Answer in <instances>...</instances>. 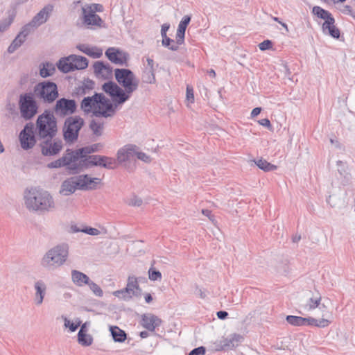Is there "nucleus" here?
Returning <instances> with one entry per match:
<instances>
[{
    "label": "nucleus",
    "mask_w": 355,
    "mask_h": 355,
    "mask_svg": "<svg viewBox=\"0 0 355 355\" xmlns=\"http://www.w3.org/2000/svg\"><path fill=\"white\" fill-rule=\"evenodd\" d=\"M105 56L112 63L119 65L125 64L128 54L118 48L110 47L105 52Z\"/></svg>",
    "instance_id": "2eb2a0df"
},
{
    "label": "nucleus",
    "mask_w": 355,
    "mask_h": 355,
    "mask_svg": "<svg viewBox=\"0 0 355 355\" xmlns=\"http://www.w3.org/2000/svg\"><path fill=\"white\" fill-rule=\"evenodd\" d=\"M76 48L92 58H99L103 55V50L97 46H89L88 44H80Z\"/></svg>",
    "instance_id": "a878e982"
},
{
    "label": "nucleus",
    "mask_w": 355,
    "mask_h": 355,
    "mask_svg": "<svg viewBox=\"0 0 355 355\" xmlns=\"http://www.w3.org/2000/svg\"><path fill=\"white\" fill-rule=\"evenodd\" d=\"M90 155L85 156L83 158H79L78 160L72 164L71 167L70 168L71 173L77 174L80 171H83L84 169L89 168L92 167L91 159H89Z\"/></svg>",
    "instance_id": "b1692460"
},
{
    "label": "nucleus",
    "mask_w": 355,
    "mask_h": 355,
    "mask_svg": "<svg viewBox=\"0 0 355 355\" xmlns=\"http://www.w3.org/2000/svg\"><path fill=\"white\" fill-rule=\"evenodd\" d=\"M42 139L39 145L42 155L52 157L57 155L62 150L63 144L61 139L55 137H46Z\"/></svg>",
    "instance_id": "ddd939ff"
},
{
    "label": "nucleus",
    "mask_w": 355,
    "mask_h": 355,
    "mask_svg": "<svg viewBox=\"0 0 355 355\" xmlns=\"http://www.w3.org/2000/svg\"><path fill=\"white\" fill-rule=\"evenodd\" d=\"M82 232L92 236H96L100 234V231L98 229L92 227H84L83 229H82Z\"/></svg>",
    "instance_id": "6e6d98bb"
},
{
    "label": "nucleus",
    "mask_w": 355,
    "mask_h": 355,
    "mask_svg": "<svg viewBox=\"0 0 355 355\" xmlns=\"http://www.w3.org/2000/svg\"><path fill=\"white\" fill-rule=\"evenodd\" d=\"M142 203L143 200L141 198H138L137 196H134L132 198L130 199L129 205L135 207H140L142 205Z\"/></svg>",
    "instance_id": "69168bd1"
},
{
    "label": "nucleus",
    "mask_w": 355,
    "mask_h": 355,
    "mask_svg": "<svg viewBox=\"0 0 355 355\" xmlns=\"http://www.w3.org/2000/svg\"><path fill=\"white\" fill-rule=\"evenodd\" d=\"M148 277L151 281H157L162 279V273L159 270L151 267L148 270Z\"/></svg>",
    "instance_id": "de8ad7c7"
},
{
    "label": "nucleus",
    "mask_w": 355,
    "mask_h": 355,
    "mask_svg": "<svg viewBox=\"0 0 355 355\" xmlns=\"http://www.w3.org/2000/svg\"><path fill=\"white\" fill-rule=\"evenodd\" d=\"M114 76L119 85L112 80H109L104 85L129 100L132 94L138 89L139 80L132 70L125 68L115 69Z\"/></svg>",
    "instance_id": "f257e3e1"
},
{
    "label": "nucleus",
    "mask_w": 355,
    "mask_h": 355,
    "mask_svg": "<svg viewBox=\"0 0 355 355\" xmlns=\"http://www.w3.org/2000/svg\"><path fill=\"white\" fill-rule=\"evenodd\" d=\"M230 340H232L230 336L229 338H225L223 343V345L221 347V349L223 350L228 349H232L235 347V344H232V342Z\"/></svg>",
    "instance_id": "052dcab7"
},
{
    "label": "nucleus",
    "mask_w": 355,
    "mask_h": 355,
    "mask_svg": "<svg viewBox=\"0 0 355 355\" xmlns=\"http://www.w3.org/2000/svg\"><path fill=\"white\" fill-rule=\"evenodd\" d=\"M272 42L270 40H266L259 44V48L261 51H266L272 48Z\"/></svg>",
    "instance_id": "864d4df0"
},
{
    "label": "nucleus",
    "mask_w": 355,
    "mask_h": 355,
    "mask_svg": "<svg viewBox=\"0 0 355 355\" xmlns=\"http://www.w3.org/2000/svg\"><path fill=\"white\" fill-rule=\"evenodd\" d=\"M101 93L94 92L92 96L84 97L80 102V109L85 114L90 113L94 116V112L100 107Z\"/></svg>",
    "instance_id": "4468645a"
},
{
    "label": "nucleus",
    "mask_w": 355,
    "mask_h": 355,
    "mask_svg": "<svg viewBox=\"0 0 355 355\" xmlns=\"http://www.w3.org/2000/svg\"><path fill=\"white\" fill-rule=\"evenodd\" d=\"M143 327L150 331H154L156 327L162 324V320L155 315H143L141 319Z\"/></svg>",
    "instance_id": "393cba45"
},
{
    "label": "nucleus",
    "mask_w": 355,
    "mask_h": 355,
    "mask_svg": "<svg viewBox=\"0 0 355 355\" xmlns=\"http://www.w3.org/2000/svg\"><path fill=\"white\" fill-rule=\"evenodd\" d=\"M16 16L15 10H12L11 13H9L8 17L0 21V32H4L6 31L14 21Z\"/></svg>",
    "instance_id": "ea45409f"
},
{
    "label": "nucleus",
    "mask_w": 355,
    "mask_h": 355,
    "mask_svg": "<svg viewBox=\"0 0 355 355\" xmlns=\"http://www.w3.org/2000/svg\"><path fill=\"white\" fill-rule=\"evenodd\" d=\"M78 341L83 346H89L92 344L93 338L89 334L82 333V331H79L78 333Z\"/></svg>",
    "instance_id": "79ce46f5"
},
{
    "label": "nucleus",
    "mask_w": 355,
    "mask_h": 355,
    "mask_svg": "<svg viewBox=\"0 0 355 355\" xmlns=\"http://www.w3.org/2000/svg\"><path fill=\"white\" fill-rule=\"evenodd\" d=\"M87 191L88 190H94L97 189L98 184L100 183L101 180L96 178H91L87 175Z\"/></svg>",
    "instance_id": "49530a36"
},
{
    "label": "nucleus",
    "mask_w": 355,
    "mask_h": 355,
    "mask_svg": "<svg viewBox=\"0 0 355 355\" xmlns=\"http://www.w3.org/2000/svg\"><path fill=\"white\" fill-rule=\"evenodd\" d=\"M135 155L138 159L141 160L145 163H150L152 161V159L149 155L145 153L139 152V150H136Z\"/></svg>",
    "instance_id": "603ef678"
},
{
    "label": "nucleus",
    "mask_w": 355,
    "mask_h": 355,
    "mask_svg": "<svg viewBox=\"0 0 355 355\" xmlns=\"http://www.w3.org/2000/svg\"><path fill=\"white\" fill-rule=\"evenodd\" d=\"M256 165L261 170L265 172H269L275 171L277 168L276 165L272 164L271 163L267 162L266 159L262 158L259 159L257 161H254Z\"/></svg>",
    "instance_id": "4c0bfd02"
},
{
    "label": "nucleus",
    "mask_w": 355,
    "mask_h": 355,
    "mask_svg": "<svg viewBox=\"0 0 355 355\" xmlns=\"http://www.w3.org/2000/svg\"><path fill=\"white\" fill-rule=\"evenodd\" d=\"M92 166H100L107 169H114L115 158L101 155H92L89 157Z\"/></svg>",
    "instance_id": "dca6fc26"
},
{
    "label": "nucleus",
    "mask_w": 355,
    "mask_h": 355,
    "mask_svg": "<svg viewBox=\"0 0 355 355\" xmlns=\"http://www.w3.org/2000/svg\"><path fill=\"white\" fill-rule=\"evenodd\" d=\"M89 128L96 136H101L102 135V130L103 128V123H97L95 120H92L89 123Z\"/></svg>",
    "instance_id": "37998d69"
},
{
    "label": "nucleus",
    "mask_w": 355,
    "mask_h": 355,
    "mask_svg": "<svg viewBox=\"0 0 355 355\" xmlns=\"http://www.w3.org/2000/svg\"><path fill=\"white\" fill-rule=\"evenodd\" d=\"M232 340H230L232 344H235V347L238 346L239 343L243 339V336L238 334H233L230 335Z\"/></svg>",
    "instance_id": "bf43d9fd"
},
{
    "label": "nucleus",
    "mask_w": 355,
    "mask_h": 355,
    "mask_svg": "<svg viewBox=\"0 0 355 355\" xmlns=\"http://www.w3.org/2000/svg\"><path fill=\"white\" fill-rule=\"evenodd\" d=\"M35 94L26 92L19 95L18 105L20 115L26 121L32 119L38 112V104Z\"/></svg>",
    "instance_id": "423d86ee"
},
{
    "label": "nucleus",
    "mask_w": 355,
    "mask_h": 355,
    "mask_svg": "<svg viewBox=\"0 0 355 355\" xmlns=\"http://www.w3.org/2000/svg\"><path fill=\"white\" fill-rule=\"evenodd\" d=\"M73 178H74L75 186L76 187L77 189L87 191V187L86 181L88 179L87 174L80 175L78 176H74Z\"/></svg>",
    "instance_id": "58836bf2"
},
{
    "label": "nucleus",
    "mask_w": 355,
    "mask_h": 355,
    "mask_svg": "<svg viewBox=\"0 0 355 355\" xmlns=\"http://www.w3.org/2000/svg\"><path fill=\"white\" fill-rule=\"evenodd\" d=\"M141 80L144 83L155 84L156 83L155 69L143 68Z\"/></svg>",
    "instance_id": "c9c22d12"
},
{
    "label": "nucleus",
    "mask_w": 355,
    "mask_h": 355,
    "mask_svg": "<svg viewBox=\"0 0 355 355\" xmlns=\"http://www.w3.org/2000/svg\"><path fill=\"white\" fill-rule=\"evenodd\" d=\"M87 8L89 9V11H94V13L96 12H101L103 11V6L98 3H92L90 6H87Z\"/></svg>",
    "instance_id": "e2e57ef3"
},
{
    "label": "nucleus",
    "mask_w": 355,
    "mask_h": 355,
    "mask_svg": "<svg viewBox=\"0 0 355 355\" xmlns=\"http://www.w3.org/2000/svg\"><path fill=\"white\" fill-rule=\"evenodd\" d=\"M312 14L317 17L324 19L322 28L324 33H327L334 39H339L340 36V30L334 25L335 19L331 13L318 6H315L312 8Z\"/></svg>",
    "instance_id": "1a4fd4ad"
},
{
    "label": "nucleus",
    "mask_w": 355,
    "mask_h": 355,
    "mask_svg": "<svg viewBox=\"0 0 355 355\" xmlns=\"http://www.w3.org/2000/svg\"><path fill=\"white\" fill-rule=\"evenodd\" d=\"M71 279L74 284L80 287L87 285L91 280L86 274L77 270H71Z\"/></svg>",
    "instance_id": "cd10ccee"
},
{
    "label": "nucleus",
    "mask_w": 355,
    "mask_h": 355,
    "mask_svg": "<svg viewBox=\"0 0 355 355\" xmlns=\"http://www.w3.org/2000/svg\"><path fill=\"white\" fill-rule=\"evenodd\" d=\"M60 159L63 166H67V169L70 171L72 164L76 163L79 157L76 154V150L67 148L65 153Z\"/></svg>",
    "instance_id": "bb28decb"
},
{
    "label": "nucleus",
    "mask_w": 355,
    "mask_h": 355,
    "mask_svg": "<svg viewBox=\"0 0 355 355\" xmlns=\"http://www.w3.org/2000/svg\"><path fill=\"white\" fill-rule=\"evenodd\" d=\"M25 41V39L22 38L21 35H17L8 46V52L9 53H14L18 48H19L24 43Z\"/></svg>",
    "instance_id": "a19ab883"
},
{
    "label": "nucleus",
    "mask_w": 355,
    "mask_h": 355,
    "mask_svg": "<svg viewBox=\"0 0 355 355\" xmlns=\"http://www.w3.org/2000/svg\"><path fill=\"white\" fill-rule=\"evenodd\" d=\"M69 254L67 243H60L49 249L41 259V266L47 269L58 268L65 263Z\"/></svg>",
    "instance_id": "20e7f679"
},
{
    "label": "nucleus",
    "mask_w": 355,
    "mask_h": 355,
    "mask_svg": "<svg viewBox=\"0 0 355 355\" xmlns=\"http://www.w3.org/2000/svg\"><path fill=\"white\" fill-rule=\"evenodd\" d=\"M170 28V24H164L162 25L161 35L162 37V44L163 46L168 48V49L175 51L179 49V45L177 44L176 41L175 42L173 39H171L166 35L167 31Z\"/></svg>",
    "instance_id": "412c9836"
},
{
    "label": "nucleus",
    "mask_w": 355,
    "mask_h": 355,
    "mask_svg": "<svg viewBox=\"0 0 355 355\" xmlns=\"http://www.w3.org/2000/svg\"><path fill=\"white\" fill-rule=\"evenodd\" d=\"M87 285L96 296L102 297L103 295V291L101 288L93 281L90 280Z\"/></svg>",
    "instance_id": "a18cd8bd"
},
{
    "label": "nucleus",
    "mask_w": 355,
    "mask_h": 355,
    "mask_svg": "<svg viewBox=\"0 0 355 355\" xmlns=\"http://www.w3.org/2000/svg\"><path fill=\"white\" fill-rule=\"evenodd\" d=\"M202 214L204 216H205L208 217V218H209L211 221H212V222H214V220H215V216H214V214H212V213H211V210H209V209H202Z\"/></svg>",
    "instance_id": "338daca9"
},
{
    "label": "nucleus",
    "mask_w": 355,
    "mask_h": 355,
    "mask_svg": "<svg viewBox=\"0 0 355 355\" xmlns=\"http://www.w3.org/2000/svg\"><path fill=\"white\" fill-rule=\"evenodd\" d=\"M286 322L295 327L300 326H312L313 322H315V318L309 317V318H302L301 316L296 315H287L286 318Z\"/></svg>",
    "instance_id": "5701e85b"
},
{
    "label": "nucleus",
    "mask_w": 355,
    "mask_h": 355,
    "mask_svg": "<svg viewBox=\"0 0 355 355\" xmlns=\"http://www.w3.org/2000/svg\"><path fill=\"white\" fill-rule=\"evenodd\" d=\"M35 130L39 139L54 138L58 132V121L51 110H45L37 116Z\"/></svg>",
    "instance_id": "39448f33"
},
{
    "label": "nucleus",
    "mask_w": 355,
    "mask_h": 355,
    "mask_svg": "<svg viewBox=\"0 0 355 355\" xmlns=\"http://www.w3.org/2000/svg\"><path fill=\"white\" fill-rule=\"evenodd\" d=\"M35 125L32 122L27 123L21 130L19 136L21 147L28 150L33 148L36 142Z\"/></svg>",
    "instance_id": "f8f14e48"
},
{
    "label": "nucleus",
    "mask_w": 355,
    "mask_h": 355,
    "mask_svg": "<svg viewBox=\"0 0 355 355\" xmlns=\"http://www.w3.org/2000/svg\"><path fill=\"white\" fill-rule=\"evenodd\" d=\"M133 290L125 286L124 288L116 291L113 295L124 301H129L132 298Z\"/></svg>",
    "instance_id": "e433bc0d"
},
{
    "label": "nucleus",
    "mask_w": 355,
    "mask_h": 355,
    "mask_svg": "<svg viewBox=\"0 0 355 355\" xmlns=\"http://www.w3.org/2000/svg\"><path fill=\"white\" fill-rule=\"evenodd\" d=\"M126 286L129 288L135 289L139 288V282L137 281V278L135 276H129L127 281Z\"/></svg>",
    "instance_id": "8fccbe9b"
},
{
    "label": "nucleus",
    "mask_w": 355,
    "mask_h": 355,
    "mask_svg": "<svg viewBox=\"0 0 355 355\" xmlns=\"http://www.w3.org/2000/svg\"><path fill=\"white\" fill-rule=\"evenodd\" d=\"M186 97L189 102H190V103L194 102L193 89L191 86H189V85L187 86Z\"/></svg>",
    "instance_id": "4d7b16f0"
},
{
    "label": "nucleus",
    "mask_w": 355,
    "mask_h": 355,
    "mask_svg": "<svg viewBox=\"0 0 355 355\" xmlns=\"http://www.w3.org/2000/svg\"><path fill=\"white\" fill-rule=\"evenodd\" d=\"M83 23L87 26H96L101 27L104 23L101 17L94 11L87 12V8L82 7Z\"/></svg>",
    "instance_id": "aec40b11"
},
{
    "label": "nucleus",
    "mask_w": 355,
    "mask_h": 355,
    "mask_svg": "<svg viewBox=\"0 0 355 355\" xmlns=\"http://www.w3.org/2000/svg\"><path fill=\"white\" fill-rule=\"evenodd\" d=\"M55 72V65L51 62H46L40 64V75L42 78L51 76Z\"/></svg>",
    "instance_id": "f704fd0d"
},
{
    "label": "nucleus",
    "mask_w": 355,
    "mask_h": 355,
    "mask_svg": "<svg viewBox=\"0 0 355 355\" xmlns=\"http://www.w3.org/2000/svg\"><path fill=\"white\" fill-rule=\"evenodd\" d=\"M110 331L115 343H123L127 339L125 331L117 326H110Z\"/></svg>",
    "instance_id": "72a5a7b5"
},
{
    "label": "nucleus",
    "mask_w": 355,
    "mask_h": 355,
    "mask_svg": "<svg viewBox=\"0 0 355 355\" xmlns=\"http://www.w3.org/2000/svg\"><path fill=\"white\" fill-rule=\"evenodd\" d=\"M101 144H94L90 146H84L78 149H76V154L79 158H83L85 156L91 155V153L98 152Z\"/></svg>",
    "instance_id": "473e14b6"
},
{
    "label": "nucleus",
    "mask_w": 355,
    "mask_h": 355,
    "mask_svg": "<svg viewBox=\"0 0 355 355\" xmlns=\"http://www.w3.org/2000/svg\"><path fill=\"white\" fill-rule=\"evenodd\" d=\"M102 89L110 96L111 100L101 93L100 107L98 110L94 112V116L113 117L116 112L117 108L128 100L104 84L102 85Z\"/></svg>",
    "instance_id": "7ed1b4c3"
},
{
    "label": "nucleus",
    "mask_w": 355,
    "mask_h": 355,
    "mask_svg": "<svg viewBox=\"0 0 355 355\" xmlns=\"http://www.w3.org/2000/svg\"><path fill=\"white\" fill-rule=\"evenodd\" d=\"M206 353V347L200 346L193 349L188 355H205Z\"/></svg>",
    "instance_id": "5fc2aeb1"
},
{
    "label": "nucleus",
    "mask_w": 355,
    "mask_h": 355,
    "mask_svg": "<svg viewBox=\"0 0 355 355\" xmlns=\"http://www.w3.org/2000/svg\"><path fill=\"white\" fill-rule=\"evenodd\" d=\"M63 164L61 162V160L60 159H58L55 161H53L51 162H49L48 164H47V167L49 168H61V167H63Z\"/></svg>",
    "instance_id": "0e129e2a"
},
{
    "label": "nucleus",
    "mask_w": 355,
    "mask_h": 355,
    "mask_svg": "<svg viewBox=\"0 0 355 355\" xmlns=\"http://www.w3.org/2000/svg\"><path fill=\"white\" fill-rule=\"evenodd\" d=\"M258 122L260 125H261L264 127H266L268 128H270L272 127L270 120L267 118L262 119L259 120Z\"/></svg>",
    "instance_id": "774afa93"
},
{
    "label": "nucleus",
    "mask_w": 355,
    "mask_h": 355,
    "mask_svg": "<svg viewBox=\"0 0 355 355\" xmlns=\"http://www.w3.org/2000/svg\"><path fill=\"white\" fill-rule=\"evenodd\" d=\"M84 123L83 119L80 116H69L65 119L62 133L66 143L71 144L77 141Z\"/></svg>",
    "instance_id": "6e6552de"
},
{
    "label": "nucleus",
    "mask_w": 355,
    "mask_h": 355,
    "mask_svg": "<svg viewBox=\"0 0 355 355\" xmlns=\"http://www.w3.org/2000/svg\"><path fill=\"white\" fill-rule=\"evenodd\" d=\"M69 58L73 62L74 71L85 69L88 67L89 60L84 56L71 54Z\"/></svg>",
    "instance_id": "7c9ffc66"
},
{
    "label": "nucleus",
    "mask_w": 355,
    "mask_h": 355,
    "mask_svg": "<svg viewBox=\"0 0 355 355\" xmlns=\"http://www.w3.org/2000/svg\"><path fill=\"white\" fill-rule=\"evenodd\" d=\"M35 27L33 24L30 21L28 24L24 25L21 31L18 33V35H21V37L25 40H26L27 36L29 35L31 31V28Z\"/></svg>",
    "instance_id": "09e8293b"
},
{
    "label": "nucleus",
    "mask_w": 355,
    "mask_h": 355,
    "mask_svg": "<svg viewBox=\"0 0 355 355\" xmlns=\"http://www.w3.org/2000/svg\"><path fill=\"white\" fill-rule=\"evenodd\" d=\"M142 62L144 64L143 68L156 70V67L155 66V61L153 58L150 57H144L142 59Z\"/></svg>",
    "instance_id": "3c124183"
},
{
    "label": "nucleus",
    "mask_w": 355,
    "mask_h": 355,
    "mask_svg": "<svg viewBox=\"0 0 355 355\" xmlns=\"http://www.w3.org/2000/svg\"><path fill=\"white\" fill-rule=\"evenodd\" d=\"M77 108L78 105L75 99L63 97L57 100L53 112L59 117H69L76 112Z\"/></svg>",
    "instance_id": "9b49d317"
},
{
    "label": "nucleus",
    "mask_w": 355,
    "mask_h": 355,
    "mask_svg": "<svg viewBox=\"0 0 355 355\" xmlns=\"http://www.w3.org/2000/svg\"><path fill=\"white\" fill-rule=\"evenodd\" d=\"M321 297L319 296L315 299L310 297L308 303L304 306V309L306 311H311L319 306L320 304Z\"/></svg>",
    "instance_id": "c03bdc74"
},
{
    "label": "nucleus",
    "mask_w": 355,
    "mask_h": 355,
    "mask_svg": "<svg viewBox=\"0 0 355 355\" xmlns=\"http://www.w3.org/2000/svg\"><path fill=\"white\" fill-rule=\"evenodd\" d=\"M34 94L44 103H52L59 96L58 85L53 81L45 80L37 83L34 87Z\"/></svg>",
    "instance_id": "0eeeda50"
},
{
    "label": "nucleus",
    "mask_w": 355,
    "mask_h": 355,
    "mask_svg": "<svg viewBox=\"0 0 355 355\" xmlns=\"http://www.w3.org/2000/svg\"><path fill=\"white\" fill-rule=\"evenodd\" d=\"M191 16L185 15L180 21L176 33V43L178 45L184 43L186 29L191 21Z\"/></svg>",
    "instance_id": "4be33fe9"
},
{
    "label": "nucleus",
    "mask_w": 355,
    "mask_h": 355,
    "mask_svg": "<svg viewBox=\"0 0 355 355\" xmlns=\"http://www.w3.org/2000/svg\"><path fill=\"white\" fill-rule=\"evenodd\" d=\"M34 288L36 291L35 303L37 305H40L46 294V285L42 280H38L35 283Z\"/></svg>",
    "instance_id": "c85d7f7f"
},
{
    "label": "nucleus",
    "mask_w": 355,
    "mask_h": 355,
    "mask_svg": "<svg viewBox=\"0 0 355 355\" xmlns=\"http://www.w3.org/2000/svg\"><path fill=\"white\" fill-rule=\"evenodd\" d=\"M76 189L74 178L71 177L62 182L60 192L64 196H69L73 193Z\"/></svg>",
    "instance_id": "2f4dec72"
},
{
    "label": "nucleus",
    "mask_w": 355,
    "mask_h": 355,
    "mask_svg": "<svg viewBox=\"0 0 355 355\" xmlns=\"http://www.w3.org/2000/svg\"><path fill=\"white\" fill-rule=\"evenodd\" d=\"M24 198L25 205L29 210L43 214L55 208L52 196L43 189L32 188L26 193Z\"/></svg>",
    "instance_id": "f03ea898"
},
{
    "label": "nucleus",
    "mask_w": 355,
    "mask_h": 355,
    "mask_svg": "<svg viewBox=\"0 0 355 355\" xmlns=\"http://www.w3.org/2000/svg\"><path fill=\"white\" fill-rule=\"evenodd\" d=\"M93 68L97 77L101 76L103 79H111L113 76V68L109 63L98 60L94 63Z\"/></svg>",
    "instance_id": "f3484780"
},
{
    "label": "nucleus",
    "mask_w": 355,
    "mask_h": 355,
    "mask_svg": "<svg viewBox=\"0 0 355 355\" xmlns=\"http://www.w3.org/2000/svg\"><path fill=\"white\" fill-rule=\"evenodd\" d=\"M64 326L66 327H69L70 331L74 332L75 331H76L78 327L80 326V323L75 324L73 322H70V321L69 320L65 318L64 319Z\"/></svg>",
    "instance_id": "680f3d73"
},
{
    "label": "nucleus",
    "mask_w": 355,
    "mask_h": 355,
    "mask_svg": "<svg viewBox=\"0 0 355 355\" xmlns=\"http://www.w3.org/2000/svg\"><path fill=\"white\" fill-rule=\"evenodd\" d=\"M139 148L135 144H126L120 148L116 152V158H115L114 169L119 165H122L129 172L134 171L135 167L128 165L127 162L130 161L135 155L137 150Z\"/></svg>",
    "instance_id": "9d476101"
},
{
    "label": "nucleus",
    "mask_w": 355,
    "mask_h": 355,
    "mask_svg": "<svg viewBox=\"0 0 355 355\" xmlns=\"http://www.w3.org/2000/svg\"><path fill=\"white\" fill-rule=\"evenodd\" d=\"M95 87V82L89 78H85L81 85L76 87L71 93L72 97L74 98H80L86 94L90 93Z\"/></svg>",
    "instance_id": "a211bd4d"
},
{
    "label": "nucleus",
    "mask_w": 355,
    "mask_h": 355,
    "mask_svg": "<svg viewBox=\"0 0 355 355\" xmlns=\"http://www.w3.org/2000/svg\"><path fill=\"white\" fill-rule=\"evenodd\" d=\"M73 62L71 60L69 55L61 58L56 63L58 69L64 73H67L74 71Z\"/></svg>",
    "instance_id": "c756f323"
},
{
    "label": "nucleus",
    "mask_w": 355,
    "mask_h": 355,
    "mask_svg": "<svg viewBox=\"0 0 355 355\" xmlns=\"http://www.w3.org/2000/svg\"><path fill=\"white\" fill-rule=\"evenodd\" d=\"M53 8L54 6L53 4L49 3L46 5L38 13H37L33 17L31 21V24H33L35 27H37L46 22L51 14L52 13Z\"/></svg>",
    "instance_id": "6ab92c4d"
},
{
    "label": "nucleus",
    "mask_w": 355,
    "mask_h": 355,
    "mask_svg": "<svg viewBox=\"0 0 355 355\" xmlns=\"http://www.w3.org/2000/svg\"><path fill=\"white\" fill-rule=\"evenodd\" d=\"M315 322H313L312 326L318 327H327L330 324V321L327 319H321L320 320H318L315 319Z\"/></svg>",
    "instance_id": "13d9d810"
}]
</instances>
